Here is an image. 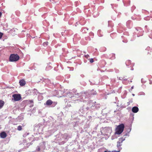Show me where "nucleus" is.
<instances>
[{"mask_svg": "<svg viewBox=\"0 0 152 152\" xmlns=\"http://www.w3.org/2000/svg\"><path fill=\"white\" fill-rule=\"evenodd\" d=\"M17 129L19 131H21L22 129V126H19L18 127Z\"/></svg>", "mask_w": 152, "mask_h": 152, "instance_id": "10", "label": "nucleus"}, {"mask_svg": "<svg viewBox=\"0 0 152 152\" xmlns=\"http://www.w3.org/2000/svg\"><path fill=\"white\" fill-rule=\"evenodd\" d=\"M15 101H17L20 100L21 99V97L20 94H14L12 95Z\"/></svg>", "mask_w": 152, "mask_h": 152, "instance_id": "3", "label": "nucleus"}, {"mask_svg": "<svg viewBox=\"0 0 152 152\" xmlns=\"http://www.w3.org/2000/svg\"><path fill=\"white\" fill-rule=\"evenodd\" d=\"M54 104L55 105L57 103V102H53Z\"/></svg>", "mask_w": 152, "mask_h": 152, "instance_id": "17", "label": "nucleus"}, {"mask_svg": "<svg viewBox=\"0 0 152 152\" xmlns=\"http://www.w3.org/2000/svg\"><path fill=\"white\" fill-rule=\"evenodd\" d=\"M133 86H132V89H133Z\"/></svg>", "mask_w": 152, "mask_h": 152, "instance_id": "19", "label": "nucleus"}, {"mask_svg": "<svg viewBox=\"0 0 152 152\" xmlns=\"http://www.w3.org/2000/svg\"><path fill=\"white\" fill-rule=\"evenodd\" d=\"M104 152H111L110 151H105Z\"/></svg>", "mask_w": 152, "mask_h": 152, "instance_id": "18", "label": "nucleus"}, {"mask_svg": "<svg viewBox=\"0 0 152 152\" xmlns=\"http://www.w3.org/2000/svg\"><path fill=\"white\" fill-rule=\"evenodd\" d=\"M2 15V13L1 12H0V18L1 17Z\"/></svg>", "mask_w": 152, "mask_h": 152, "instance_id": "16", "label": "nucleus"}, {"mask_svg": "<svg viewBox=\"0 0 152 152\" xmlns=\"http://www.w3.org/2000/svg\"><path fill=\"white\" fill-rule=\"evenodd\" d=\"M138 110V108L137 107H134L132 109V111L134 113H137Z\"/></svg>", "mask_w": 152, "mask_h": 152, "instance_id": "7", "label": "nucleus"}, {"mask_svg": "<svg viewBox=\"0 0 152 152\" xmlns=\"http://www.w3.org/2000/svg\"><path fill=\"white\" fill-rule=\"evenodd\" d=\"M36 150L37 151H39L40 150V148L39 146H38Z\"/></svg>", "mask_w": 152, "mask_h": 152, "instance_id": "12", "label": "nucleus"}, {"mask_svg": "<svg viewBox=\"0 0 152 152\" xmlns=\"http://www.w3.org/2000/svg\"><path fill=\"white\" fill-rule=\"evenodd\" d=\"M53 102L50 99H48L46 102V104L47 106H50L53 103Z\"/></svg>", "mask_w": 152, "mask_h": 152, "instance_id": "5", "label": "nucleus"}, {"mask_svg": "<svg viewBox=\"0 0 152 152\" xmlns=\"http://www.w3.org/2000/svg\"><path fill=\"white\" fill-rule=\"evenodd\" d=\"M124 128V126L123 124L119 125L116 129L115 134H121L123 132Z\"/></svg>", "mask_w": 152, "mask_h": 152, "instance_id": "1", "label": "nucleus"}, {"mask_svg": "<svg viewBox=\"0 0 152 152\" xmlns=\"http://www.w3.org/2000/svg\"><path fill=\"white\" fill-rule=\"evenodd\" d=\"M85 56L86 58H88L89 57V55H86Z\"/></svg>", "mask_w": 152, "mask_h": 152, "instance_id": "14", "label": "nucleus"}, {"mask_svg": "<svg viewBox=\"0 0 152 152\" xmlns=\"http://www.w3.org/2000/svg\"><path fill=\"white\" fill-rule=\"evenodd\" d=\"M125 140V139L124 138L122 137L120 138L119 139L117 143V146L118 147H119L121 146V143L124 140Z\"/></svg>", "mask_w": 152, "mask_h": 152, "instance_id": "4", "label": "nucleus"}, {"mask_svg": "<svg viewBox=\"0 0 152 152\" xmlns=\"http://www.w3.org/2000/svg\"><path fill=\"white\" fill-rule=\"evenodd\" d=\"M7 134L6 133L4 132H1L0 134V137L2 138H4L6 137Z\"/></svg>", "mask_w": 152, "mask_h": 152, "instance_id": "6", "label": "nucleus"}, {"mask_svg": "<svg viewBox=\"0 0 152 152\" xmlns=\"http://www.w3.org/2000/svg\"><path fill=\"white\" fill-rule=\"evenodd\" d=\"M3 35V34L2 33L0 32V39L2 37Z\"/></svg>", "mask_w": 152, "mask_h": 152, "instance_id": "13", "label": "nucleus"}, {"mask_svg": "<svg viewBox=\"0 0 152 152\" xmlns=\"http://www.w3.org/2000/svg\"><path fill=\"white\" fill-rule=\"evenodd\" d=\"M29 102L30 103H33V100H29Z\"/></svg>", "mask_w": 152, "mask_h": 152, "instance_id": "15", "label": "nucleus"}, {"mask_svg": "<svg viewBox=\"0 0 152 152\" xmlns=\"http://www.w3.org/2000/svg\"><path fill=\"white\" fill-rule=\"evenodd\" d=\"M90 62L91 63H92L94 62V59L93 58H91L90 59Z\"/></svg>", "mask_w": 152, "mask_h": 152, "instance_id": "11", "label": "nucleus"}, {"mask_svg": "<svg viewBox=\"0 0 152 152\" xmlns=\"http://www.w3.org/2000/svg\"><path fill=\"white\" fill-rule=\"evenodd\" d=\"M19 56L17 54H12L10 56L9 61L11 62L16 61L19 59Z\"/></svg>", "mask_w": 152, "mask_h": 152, "instance_id": "2", "label": "nucleus"}, {"mask_svg": "<svg viewBox=\"0 0 152 152\" xmlns=\"http://www.w3.org/2000/svg\"><path fill=\"white\" fill-rule=\"evenodd\" d=\"M19 83L20 86H23L26 84V83L24 80H22L19 81Z\"/></svg>", "mask_w": 152, "mask_h": 152, "instance_id": "8", "label": "nucleus"}, {"mask_svg": "<svg viewBox=\"0 0 152 152\" xmlns=\"http://www.w3.org/2000/svg\"><path fill=\"white\" fill-rule=\"evenodd\" d=\"M4 104V101L0 100V109L2 107Z\"/></svg>", "mask_w": 152, "mask_h": 152, "instance_id": "9", "label": "nucleus"}]
</instances>
